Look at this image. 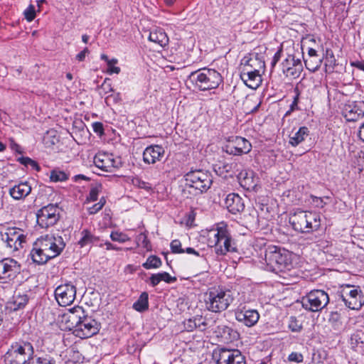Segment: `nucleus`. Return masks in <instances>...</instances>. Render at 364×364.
Instances as JSON below:
<instances>
[{"label":"nucleus","instance_id":"41","mask_svg":"<svg viewBox=\"0 0 364 364\" xmlns=\"http://www.w3.org/2000/svg\"><path fill=\"white\" fill-rule=\"evenodd\" d=\"M46 146H51L59 141L58 137L55 135V131H48L43 139Z\"/></svg>","mask_w":364,"mask_h":364},{"label":"nucleus","instance_id":"64","mask_svg":"<svg viewBox=\"0 0 364 364\" xmlns=\"http://www.w3.org/2000/svg\"><path fill=\"white\" fill-rule=\"evenodd\" d=\"M90 53V50L87 48H85L81 52L76 55V60L79 62L84 61L87 54Z\"/></svg>","mask_w":364,"mask_h":364},{"label":"nucleus","instance_id":"14","mask_svg":"<svg viewBox=\"0 0 364 364\" xmlns=\"http://www.w3.org/2000/svg\"><path fill=\"white\" fill-rule=\"evenodd\" d=\"M240 77L245 84L252 90H256L262 83V76L258 69L244 68Z\"/></svg>","mask_w":364,"mask_h":364},{"label":"nucleus","instance_id":"61","mask_svg":"<svg viewBox=\"0 0 364 364\" xmlns=\"http://www.w3.org/2000/svg\"><path fill=\"white\" fill-rule=\"evenodd\" d=\"M232 164H225L222 166H219L218 170H215L217 173H219L220 175L223 174L224 173H230L232 170Z\"/></svg>","mask_w":364,"mask_h":364},{"label":"nucleus","instance_id":"63","mask_svg":"<svg viewBox=\"0 0 364 364\" xmlns=\"http://www.w3.org/2000/svg\"><path fill=\"white\" fill-rule=\"evenodd\" d=\"M122 163L120 160V158H117V159L110 158L109 169L111 168H119V167L122 166Z\"/></svg>","mask_w":364,"mask_h":364},{"label":"nucleus","instance_id":"34","mask_svg":"<svg viewBox=\"0 0 364 364\" xmlns=\"http://www.w3.org/2000/svg\"><path fill=\"white\" fill-rule=\"evenodd\" d=\"M52 235H46L44 237H41L38 239L33 245L41 249L44 252L49 253L50 251V242L52 240Z\"/></svg>","mask_w":364,"mask_h":364},{"label":"nucleus","instance_id":"30","mask_svg":"<svg viewBox=\"0 0 364 364\" xmlns=\"http://www.w3.org/2000/svg\"><path fill=\"white\" fill-rule=\"evenodd\" d=\"M232 141L236 145V147L240 149V153L242 154H248L252 149L251 143L245 138L242 136H232Z\"/></svg>","mask_w":364,"mask_h":364},{"label":"nucleus","instance_id":"38","mask_svg":"<svg viewBox=\"0 0 364 364\" xmlns=\"http://www.w3.org/2000/svg\"><path fill=\"white\" fill-rule=\"evenodd\" d=\"M240 149L236 147V145H235L234 141H232V138H230L226 144H225L223 146V151L228 154L233 155V156H241L242 155V153L239 151Z\"/></svg>","mask_w":364,"mask_h":364},{"label":"nucleus","instance_id":"55","mask_svg":"<svg viewBox=\"0 0 364 364\" xmlns=\"http://www.w3.org/2000/svg\"><path fill=\"white\" fill-rule=\"evenodd\" d=\"M196 316L192 318L185 320L183 322L184 328L187 331H193L196 329Z\"/></svg>","mask_w":364,"mask_h":364},{"label":"nucleus","instance_id":"27","mask_svg":"<svg viewBox=\"0 0 364 364\" xmlns=\"http://www.w3.org/2000/svg\"><path fill=\"white\" fill-rule=\"evenodd\" d=\"M310 216H311V220H307V222L305 223V233L317 230L321 226V218L319 215L316 213L309 212L308 218H310Z\"/></svg>","mask_w":364,"mask_h":364},{"label":"nucleus","instance_id":"48","mask_svg":"<svg viewBox=\"0 0 364 364\" xmlns=\"http://www.w3.org/2000/svg\"><path fill=\"white\" fill-rule=\"evenodd\" d=\"M110 237L112 241H116L121 243H124L126 241L129 240V237L127 236V235L117 231L112 232Z\"/></svg>","mask_w":364,"mask_h":364},{"label":"nucleus","instance_id":"35","mask_svg":"<svg viewBox=\"0 0 364 364\" xmlns=\"http://www.w3.org/2000/svg\"><path fill=\"white\" fill-rule=\"evenodd\" d=\"M289 329L294 333H300L303 329V321L301 318H297L291 316L289 318Z\"/></svg>","mask_w":364,"mask_h":364},{"label":"nucleus","instance_id":"26","mask_svg":"<svg viewBox=\"0 0 364 364\" xmlns=\"http://www.w3.org/2000/svg\"><path fill=\"white\" fill-rule=\"evenodd\" d=\"M30 256L33 262L37 264H44L51 259L49 253L43 252L35 245L31 251Z\"/></svg>","mask_w":364,"mask_h":364},{"label":"nucleus","instance_id":"45","mask_svg":"<svg viewBox=\"0 0 364 364\" xmlns=\"http://www.w3.org/2000/svg\"><path fill=\"white\" fill-rule=\"evenodd\" d=\"M102 191V184L96 183L95 186L92 185L91 189L87 196V199L90 201H96L98 198L99 193Z\"/></svg>","mask_w":364,"mask_h":364},{"label":"nucleus","instance_id":"39","mask_svg":"<svg viewBox=\"0 0 364 364\" xmlns=\"http://www.w3.org/2000/svg\"><path fill=\"white\" fill-rule=\"evenodd\" d=\"M14 300V310L17 311L23 309L28 301V296L27 294H18L15 296Z\"/></svg>","mask_w":364,"mask_h":364},{"label":"nucleus","instance_id":"17","mask_svg":"<svg viewBox=\"0 0 364 364\" xmlns=\"http://www.w3.org/2000/svg\"><path fill=\"white\" fill-rule=\"evenodd\" d=\"M343 116L348 122H355L364 117V110L356 102L346 104L343 108Z\"/></svg>","mask_w":364,"mask_h":364},{"label":"nucleus","instance_id":"43","mask_svg":"<svg viewBox=\"0 0 364 364\" xmlns=\"http://www.w3.org/2000/svg\"><path fill=\"white\" fill-rule=\"evenodd\" d=\"M303 70V66L299 65L296 66H288L287 68H284V74L286 76H291L294 78L299 77L301 72Z\"/></svg>","mask_w":364,"mask_h":364},{"label":"nucleus","instance_id":"12","mask_svg":"<svg viewBox=\"0 0 364 364\" xmlns=\"http://www.w3.org/2000/svg\"><path fill=\"white\" fill-rule=\"evenodd\" d=\"M218 364H246L245 355L237 349H219Z\"/></svg>","mask_w":364,"mask_h":364},{"label":"nucleus","instance_id":"18","mask_svg":"<svg viewBox=\"0 0 364 364\" xmlns=\"http://www.w3.org/2000/svg\"><path fill=\"white\" fill-rule=\"evenodd\" d=\"M308 213L299 210L289 218V223L294 230L305 233V223L307 222V220H311V216L308 218Z\"/></svg>","mask_w":364,"mask_h":364},{"label":"nucleus","instance_id":"62","mask_svg":"<svg viewBox=\"0 0 364 364\" xmlns=\"http://www.w3.org/2000/svg\"><path fill=\"white\" fill-rule=\"evenodd\" d=\"M105 200H104V203H97L95 205H93L91 208H89V213L90 214H95L98 211H100L103 206L105 205Z\"/></svg>","mask_w":364,"mask_h":364},{"label":"nucleus","instance_id":"29","mask_svg":"<svg viewBox=\"0 0 364 364\" xmlns=\"http://www.w3.org/2000/svg\"><path fill=\"white\" fill-rule=\"evenodd\" d=\"M95 165L104 171L111 172L109 170L110 157L107 154H97L94 157Z\"/></svg>","mask_w":364,"mask_h":364},{"label":"nucleus","instance_id":"9","mask_svg":"<svg viewBox=\"0 0 364 364\" xmlns=\"http://www.w3.org/2000/svg\"><path fill=\"white\" fill-rule=\"evenodd\" d=\"M37 223L42 228L53 226L59 220L60 213L57 205L48 204L38 210Z\"/></svg>","mask_w":364,"mask_h":364},{"label":"nucleus","instance_id":"32","mask_svg":"<svg viewBox=\"0 0 364 364\" xmlns=\"http://www.w3.org/2000/svg\"><path fill=\"white\" fill-rule=\"evenodd\" d=\"M261 105V102L254 97L246 98L243 102V109L246 114H252L257 112Z\"/></svg>","mask_w":364,"mask_h":364},{"label":"nucleus","instance_id":"33","mask_svg":"<svg viewBox=\"0 0 364 364\" xmlns=\"http://www.w3.org/2000/svg\"><path fill=\"white\" fill-rule=\"evenodd\" d=\"M81 235L82 237L78 241V245L80 247L93 244L98 240V238L93 235L90 231L87 229H85L81 232Z\"/></svg>","mask_w":364,"mask_h":364},{"label":"nucleus","instance_id":"11","mask_svg":"<svg viewBox=\"0 0 364 364\" xmlns=\"http://www.w3.org/2000/svg\"><path fill=\"white\" fill-rule=\"evenodd\" d=\"M360 292V290L355 288V287L347 285L338 293V297L348 308L350 309H358L361 306Z\"/></svg>","mask_w":364,"mask_h":364},{"label":"nucleus","instance_id":"25","mask_svg":"<svg viewBox=\"0 0 364 364\" xmlns=\"http://www.w3.org/2000/svg\"><path fill=\"white\" fill-rule=\"evenodd\" d=\"M150 284L154 287L157 286L161 282L164 281L167 284H171L176 282V277L171 276L168 272H162L157 274H153L149 277Z\"/></svg>","mask_w":364,"mask_h":364},{"label":"nucleus","instance_id":"13","mask_svg":"<svg viewBox=\"0 0 364 364\" xmlns=\"http://www.w3.org/2000/svg\"><path fill=\"white\" fill-rule=\"evenodd\" d=\"M235 319L247 327L255 326L259 318V314L255 309H247L245 306L242 309H237L235 311Z\"/></svg>","mask_w":364,"mask_h":364},{"label":"nucleus","instance_id":"31","mask_svg":"<svg viewBox=\"0 0 364 364\" xmlns=\"http://www.w3.org/2000/svg\"><path fill=\"white\" fill-rule=\"evenodd\" d=\"M133 309L139 312H144L149 309V294L144 291L134 303Z\"/></svg>","mask_w":364,"mask_h":364},{"label":"nucleus","instance_id":"20","mask_svg":"<svg viewBox=\"0 0 364 364\" xmlns=\"http://www.w3.org/2000/svg\"><path fill=\"white\" fill-rule=\"evenodd\" d=\"M31 186L28 182H21L9 190L10 196L15 200L26 198L31 191Z\"/></svg>","mask_w":364,"mask_h":364},{"label":"nucleus","instance_id":"59","mask_svg":"<svg viewBox=\"0 0 364 364\" xmlns=\"http://www.w3.org/2000/svg\"><path fill=\"white\" fill-rule=\"evenodd\" d=\"M283 52V48L282 46H280L278 49V50L275 53L274 55L273 56L272 60L271 62V68L273 69L277 63L279 61L282 54Z\"/></svg>","mask_w":364,"mask_h":364},{"label":"nucleus","instance_id":"49","mask_svg":"<svg viewBox=\"0 0 364 364\" xmlns=\"http://www.w3.org/2000/svg\"><path fill=\"white\" fill-rule=\"evenodd\" d=\"M136 241L138 243H141L144 248L148 251L151 250L150 241L148 240L147 235L144 232L140 233L136 237Z\"/></svg>","mask_w":364,"mask_h":364},{"label":"nucleus","instance_id":"40","mask_svg":"<svg viewBox=\"0 0 364 364\" xmlns=\"http://www.w3.org/2000/svg\"><path fill=\"white\" fill-rule=\"evenodd\" d=\"M244 61V68L248 67L250 69H257L256 67L264 68V62L259 60L257 56L255 58H250L245 60V58L242 60Z\"/></svg>","mask_w":364,"mask_h":364},{"label":"nucleus","instance_id":"58","mask_svg":"<svg viewBox=\"0 0 364 364\" xmlns=\"http://www.w3.org/2000/svg\"><path fill=\"white\" fill-rule=\"evenodd\" d=\"M291 62L292 66H298L299 65H302L301 61L300 59H295L294 55H289L288 57L282 62V64L286 65L288 63Z\"/></svg>","mask_w":364,"mask_h":364},{"label":"nucleus","instance_id":"3","mask_svg":"<svg viewBox=\"0 0 364 364\" xmlns=\"http://www.w3.org/2000/svg\"><path fill=\"white\" fill-rule=\"evenodd\" d=\"M34 359L33 344L24 340L13 342L4 355L5 364H26Z\"/></svg>","mask_w":364,"mask_h":364},{"label":"nucleus","instance_id":"1","mask_svg":"<svg viewBox=\"0 0 364 364\" xmlns=\"http://www.w3.org/2000/svg\"><path fill=\"white\" fill-rule=\"evenodd\" d=\"M62 322L75 336L82 339L97 335L101 328L100 322L80 306L68 309L62 316Z\"/></svg>","mask_w":364,"mask_h":364},{"label":"nucleus","instance_id":"10","mask_svg":"<svg viewBox=\"0 0 364 364\" xmlns=\"http://www.w3.org/2000/svg\"><path fill=\"white\" fill-rule=\"evenodd\" d=\"M55 298L61 306H67L73 303L76 297V287L71 282L58 285L54 291Z\"/></svg>","mask_w":364,"mask_h":364},{"label":"nucleus","instance_id":"46","mask_svg":"<svg viewBox=\"0 0 364 364\" xmlns=\"http://www.w3.org/2000/svg\"><path fill=\"white\" fill-rule=\"evenodd\" d=\"M11 258H5L0 260V283H4L5 273L7 272L9 266V262Z\"/></svg>","mask_w":364,"mask_h":364},{"label":"nucleus","instance_id":"57","mask_svg":"<svg viewBox=\"0 0 364 364\" xmlns=\"http://www.w3.org/2000/svg\"><path fill=\"white\" fill-rule=\"evenodd\" d=\"M359 344H363L361 338L358 333H353L350 337V345L353 348L358 347Z\"/></svg>","mask_w":364,"mask_h":364},{"label":"nucleus","instance_id":"24","mask_svg":"<svg viewBox=\"0 0 364 364\" xmlns=\"http://www.w3.org/2000/svg\"><path fill=\"white\" fill-rule=\"evenodd\" d=\"M149 40L154 42L161 48L165 47L168 43V38L162 28H156L150 32Z\"/></svg>","mask_w":364,"mask_h":364},{"label":"nucleus","instance_id":"6","mask_svg":"<svg viewBox=\"0 0 364 364\" xmlns=\"http://www.w3.org/2000/svg\"><path fill=\"white\" fill-rule=\"evenodd\" d=\"M186 185L198 191V193H203L210 188L213 183L212 174L205 170H191L183 176Z\"/></svg>","mask_w":364,"mask_h":364},{"label":"nucleus","instance_id":"52","mask_svg":"<svg viewBox=\"0 0 364 364\" xmlns=\"http://www.w3.org/2000/svg\"><path fill=\"white\" fill-rule=\"evenodd\" d=\"M171 252L175 254L184 253V249L181 248V242L179 240H173L170 244Z\"/></svg>","mask_w":364,"mask_h":364},{"label":"nucleus","instance_id":"28","mask_svg":"<svg viewBox=\"0 0 364 364\" xmlns=\"http://www.w3.org/2000/svg\"><path fill=\"white\" fill-rule=\"evenodd\" d=\"M328 323L336 331H341L344 329L343 317L341 314L337 311L331 312L328 318Z\"/></svg>","mask_w":364,"mask_h":364},{"label":"nucleus","instance_id":"8","mask_svg":"<svg viewBox=\"0 0 364 364\" xmlns=\"http://www.w3.org/2000/svg\"><path fill=\"white\" fill-rule=\"evenodd\" d=\"M329 303L328 294L323 290L314 289L302 298V306L310 311L317 312Z\"/></svg>","mask_w":364,"mask_h":364},{"label":"nucleus","instance_id":"23","mask_svg":"<svg viewBox=\"0 0 364 364\" xmlns=\"http://www.w3.org/2000/svg\"><path fill=\"white\" fill-rule=\"evenodd\" d=\"M21 264L16 260L11 259V261L9 262L8 270L5 273V274H4V279L3 284H8L10 282L13 281L21 273Z\"/></svg>","mask_w":364,"mask_h":364},{"label":"nucleus","instance_id":"37","mask_svg":"<svg viewBox=\"0 0 364 364\" xmlns=\"http://www.w3.org/2000/svg\"><path fill=\"white\" fill-rule=\"evenodd\" d=\"M68 178L69 174L60 169L55 168L50 171V180L51 182H63L66 181Z\"/></svg>","mask_w":364,"mask_h":364},{"label":"nucleus","instance_id":"42","mask_svg":"<svg viewBox=\"0 0 364 364\" xmlns=\"http://www.w3.org/2000/svg\"><path fill=\"white\" fill-rule=\"evenodd\" d=\"M295 95L293 97V101L291 104L290 105L289 109L286 112L285 116H289L291 114V112L299 110V107L298 106L299 102V97H300V91L298 87H296L294 90Z\"/></svg>","mask_w":364,"mask_h":364},{"label":"nucleus","instance_id":"53","mask_svg":"<svg viewBox=\"0 0 364 364\" xmlns=\"http://www.w3.org/2000/svg\"><path fill=\"white\" fill-rule=\"evenodd\" d=\"M288 361L294 363H302L304 361V355L301 353L292 352L288 358Z\"/></svg>","mask_w":364,"mask_h":364},{"label":"nucleus","instance_id":"54","mask_svg":"<svg viewBox=\"0 0 364 364\" xmlns=\"http://www.w3.org/2000/svg\"><path fill=\"white\" fill-rule=\"evenodd\" d=\"M196 326L200 331H204L207 328L208 323L202 316H196Z\"/></svg>","mask_w":364,"mask_h":364},{"label":"nucleus","instance_id":"7","mask_svg":"<svg viewBox=\"0 0 364 364\" xmlns=\"http://www.w3.org/2000/svg\"><path fill=\"white\" fill-rule=\"evenodd\" d=\"M215 237V252L218 255H225L227 252H236L237 248L234 240L226 227L217 229Z\"/></svg>","mask_w":364,"mask_h":364},{"label":"nucleus","instance_id":"5","mask_svg":"<svg viewBox=\"0 0 364 364\" xmlns=\"http://www.w3.org/2000/svg\"><path fill=\"white\" fill-rule=\"evenodd\" d=\"M205 308L214 313H220L226 310L234 301L231 290L218 287L210 289L205 294Z\"/></svg>","mask_w":364,"mask_h":364},{"label":"nucleus","instance_id":"2","mask_svg":"<svg viewBox=\"0 0 364 364\" xmlns=\"http://www.w3.org/2000/svg\"><path fill=\"white\" fill-rule=\"evenodd\" d=\"M193 86L200 91L216 89L223 82L221 74L215 69L203 68L191 72L188 76Z\"/></svg>","mask_w":364,"mask_h":364},{"label":"nucleus","instance_id":"47","mask_svg":"<svg viewBox=\"0 0 364 364\" xmlns=\"http://www.w3.org/2000/svg\"><path fill=\"white\" fill-rule=\"evenodd\" d=\"M255 173L252 171L245 172V176L243 177L242 182L245 186H248V188H254L256 186L254 181Z\"/></svg>","mask_w":364,"mask_h":364},{"label":"nucleus","instance_id":"36","mask_svg":"<svg viewBox=\"0 0 364 364\" xmlns=\"http://www.w3.org/2000/svg\"><path fill=\"white\" fill-rule=\"evenodd\" d=\"M162 264L161 259L156 255H150L146 261L142 264V267L146 269H157Z\"/></svg>","mask_w":364,"mask_h":364},{"label":"nucleus","instance_id":"4","mask_svg":"<svg viewBox=\"0 0 364 364\" xmlns=\"http://www.w3.org/2000/svg\"><path fill=\"white\" fill-rule=\"evenodd\" d=\"M264 259L272 272H285L293 267L291 252L277 246L270 245L265 249Z\"/></svg>","mask_w":364,"mask_h":364},{"label":"nucleus","instance_id":"15","mask_svg":"<svg viewBox=\"0 0 364 364\" xmlns=\"http://www.w3.org/2000/svg\"><path fill=\"white\" fill-rule=\"evenodd\" d=\"M165 154L164 149L160 145H150L143 152V160L148 164H154L162 160Z\"/></svg>","mask_w":364,"mask_h":364},{"label":"nucleus","instance_id":"22","mask_svg":"<svg viewBox=\"0 0 364 364\" xmlns=\"http://www.w3.org/2000/svg\"><path fill=\"white\" fill-rule=\"evenodd\" d=\"M51 239L52 240L50 241L49 246V254L52 259L57 257L62 252L65 247V243L64 242L63 237L59 235L55 236L52 235Z\"/></svg>","mask_w":364,"mask_h":364},{"label":"nucleus","instance_id":"51","mask_svg":"<svg viewBox=\"0 0 364 364\" xmlns=\"http://www.w3.org/2000/svg\"><path fill=\"white\" fill-rule=\"evenodd\" d=\"M36 364H56L55 359L50 355H44L36 358Z\"/></svg>","mask_w":364,"mask_h":364},{"label":"nucleus","instance_id":"56","mask_svg":"<svg viewBox=\"0 0 364 364\" xmlns=\"http://www.w3.org/2000/svg\"><path fill=\"white\" fill-rule=\"evenodd\" d=\"M25 18L28 21H32L36 16L35 8L30 5L24 11Z\"/></svg>","mask_w":364,"mask_h":364},{"label":"nucleus","instance_id":"50","mask_svg":"<svg viewBox=\"0 0 364 364\" xmlns=\"http://www.w3.org/2000/svg\"><path fill=\"white\" fill-rule=\"evenodd\" d=\"M326 65L333 68L336 65V60L331 49H326Z\"/></svg>","mask_w":364,"mask_h":364},{"label":"nucleus","instance_id":"19","mask_svg":"<svg viewBox=\"0 0 364 364\" xmlns=\"http://www.w3.org/2000/svg\"><path fill=\"white\" fill-rule=\"evenodd\" d=\"M217 336L226 343L236 341L240 338V333L232 328L226 325L218 326L215 331Z\"/></svg>","mask_w":364,"mask_h":364},{"label":"nucleus","instance_id":"16","mask_svg":"<svg viewBox=\"0 0 364 364\" xmlns=\"http://www.w3.org/2000/svg\"><path fill=\"white\" fill-rule=\"evenodd\" d=\"M225 206L232 214L242 213L245 209L244 200L237 193H229L225 199Z\"/></svg>","mask_w":364,"mask_h":364},{"label":"nucleus","instance_id":"60","mask_svg":"<svg viewBox=\"0 0 364 364\" xmlns=\"http://www.w3.org/2000/svg\"><path fill=\"white\" fill-rule=\"evenodd\" d=\"M94 132L97 134L102 136L104 134V127L103 124L100 122H95L92 124Z\"/></svg>","mask_w":364,"mask_h":364},{"label":"nucleus","instance_id":"44","mask_svg":"<svg viewBox=\"0 0 364 364\" xmlns=\"http://www.w3.org/2000/svg\"><path fill=\"white\" fill-rule=\"evenodd\" d=\"M2 240L6 243L7 247L10 248L14 247L16 250L18 249L16 245L17 240L14 237L13 232H6L2 235Z\"/></svg>","mask_w":364,"mask_h":364},{"label":"nucleus","instance_id":"21","mask_svg":"<svg viewBox=\"0 0 364 364\" xmlns=\"http://www.w3.org/2000/svg\"><path fill=\"white\" fill-rule=\"evenodd\" d=\"M309 129L305 126L299 127L294 132L293 130L289 135V144L293 146H297L309 136Z\"/></svg>","mask_w":364,"mask_h":364}]
</instances>
